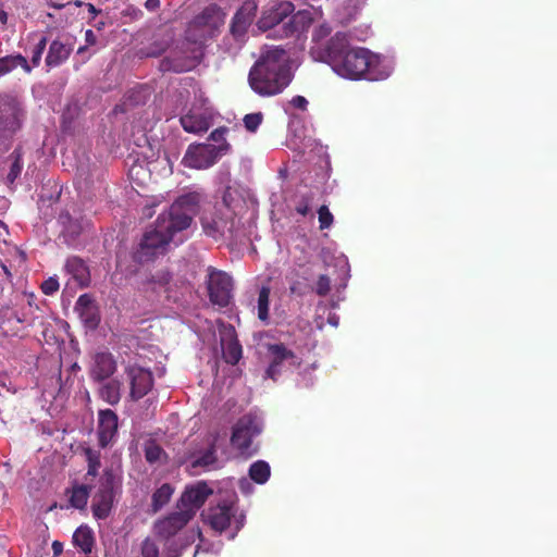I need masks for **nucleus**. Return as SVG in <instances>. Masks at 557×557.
Segmentation results:
<instances>
[{
  "mask_svg": "<svg viewBox=\"0 0 557 557\" xmlns=\"http://www.w3.org/2000/svg\"><path fill=\"white\" fill-rule=\"evenodd\" d=\"M320 230L330 228L333 225L334 216L327 206H320L318 209Z\"/></svg>",
  "mask_w": 557,
  "mask_h": 557,
  "instance_id": "obj_43",
  "label": "nucleus"
},
{
  "mask_svg": "<svg viewBox=\"0 0 557 557\" xmlns=\"http://www.w3.org/2000/svg\"><path fill=\"white\" fill-rule=\"evenodd\" d=\"M270 287L262 286L257 299V315L262 322H267L270 317Z\"/></svg>",
  "mask_w": 557,
  "mask_h": 557,
  "instance_id": "obj_37",
  "label": "nucleus"
},
{
  "mask_svg": "<svg viewBox=\"0 0 557 557\" xmlns=\"http://www.w3.org/2000/svg\"><path fill=\"white\" fill-rule=\"evenodd\" d=\"M21 66L25 73H30L32 65L27 62L26 58L22 53L7 54L0 58V76L11 73V71Z\"/></svg>",
  "mask_w": 557,
  "mask_h": 557,
  "instance_id": "obj_29",
  "label": "nucleus"
},
{
  "mask_svg": "<svg viewBox=\"0 0 557 557\" xmlns=\"http://www.w3.org/2000/svg\"><path fill=\"white\" fill-rule=\"evenodd\" d=\"M232 518L235 519V532H237L244 525L245 515H239L237 518L234 504H219L215 507L209 508L206 513L210 528L219 532L228 529Z\"/></svg>",
  "mask_w": 557,
  "mask_h": 557,
  "instance_id": "obj_11",
  "label": "nucleus"
},
{
  "mask_svg": "<svg viewBox=\"0 0 557 557\" xmlns=\"http://www.w3.org/2000/svg\"><path fill=\"white\" fill-rule=\"evenodd\" d=\"M257 11L258 4L253 0L244 1L231 21V34L233 37L242 38L246 35Z\"/></svg>",
  "mask_w": 557,
  "mask_h": 557,
  "instance_id": "obj_16",
  "label": "nucleus"
},
{
  "mask_svg": "<svg viewBox=\"0 0 557 557\" xmlns=\"http://www.w3.org/2000/svg\"><path fill=\"white\" fill-rule=\"evenodd\" d=\"M159 218L160 228L169 235L170 243L175 233L190 227V218L188 213H185L177 198L171 203L166 212L160 213Z\"/></svg>",
  "mask_w": 557,
  "mask_h": 557,
  "instance_id": "obj_12",
  "label": "nucleus"
},
{
  "mask_svg": "<svg viewBox=\"0 0 557 557\" xmlns=\"http://www.w3.org/2000/svg\"><path fill=\"white\" fill-rule=\"evenodd\" d=\"M232 276L224 271L211 270L208 280L209 297L214 306L228 307L232 302Z\"/></svg>",
  "mask_w": 557,
  "mask_h": 557,
  "instance_id": "obj_9",
  "label": "nucleus"
},
{
  "mask_svg": "<svg viewBox=\"0 0 557 557\" xmlns=\"http://www.w3.org/2000/svg\"><path fill=\"white\" fill-rule=\"evenodd\" d=\"M212 493V487L205 481H199L191 486H186L177 503V508L183 509L184 513L189 515L190 521Z\"/></svg>",
  "mask_w": 557,
  "mask_h": 557,
  "instance_id": "obj_10",
  "label": "nucleus"
},
{
  "mask_svg": "<svg viewBox=\"0 0 557 557\" xmlns=\"http://www.w3.org/2000/svg\"><path fill=\"white\" fill-rule=\"evenodd\" d=\"M170 244L169 234L160 228V218L156 219V225L146 232L140 239L139 245L133 253V259L139 264L152 261L158 256L164 255Z\"/></svg>",
  "mask_w": 557,
  "mask_h": 557,
  "instance_id": "obj_4",
  "label": "nucleus"
},
{
  "mask_svg": "<svg viewBox=\"0 0 557 557\" xmlns=\"http://www.w3.org/2000/svg\"><path fill=\"white\" fill-rule=\"evenodd\" d=\"M268 347L270 349H283V347H285V346L283 344L275 343V344H269Z\"/></svg>",
  "mask_w": 557,
  "mask_h": 557,
  "instance_id": "obj_58",
  "label": "nucleus"
},
{
  "mask_svg": "<svg viewBox=\"0 0 557 557\" xmlns=\"http://www.w3.org/2000/svg\"><path fill=\"white\" fill-rule=\"evenodd\" d=\"M189 516L184 513L183 509H178L176 512L168 515L166 518L157 520L154 523L156 534L169 540L189 523Z\"/></svg>",
  "mask_w": 557,
  "mask_h": 557,
  "instance_id": "obj_17",
  "label": "nucleus"
},
{
  "mask_svg": "<svg viewBox=\"0 0 557 557\" xmlns=\"http://www.w3.org/2000/svg\"><path fill=\"white\" fill-rule=\"evenodd\" d=\"M21 127V110L10 96H0V137Z\"/></svg>",
  "mask_w": 557,
  "mask_h": 557,
  "instance_id": "obj_14",
  "label": "nucleus"
},
{
  "mask_svg": "<svg viewBox=\"0 0 557 557\" xmlns=\"http://www.w3.org/2000/svg\"><path fill=\"white\" fill-rule=\"evenodd\" d=\"M98 440L102 447L109 445L119 429V417L112 409H101L98 413Z\"/></svg>",
  "mask_w": 557,
  "mask_h": 557,
  "instance_id": "obj_19",
  "label": "nucleus"
},
{
  "mask_svg": "<svg viewBox=\"0 0 557 557\" xmlns=\"http://www.w3.org/2000/svg\"><path fill=\"white\" fill-rule=\"evenodd\" d=\"M293 72L285 48L265 46L248 73V85L259 96L280 95L292 84Z\"/></svg>",
  "mask_w": 557,
  "mask_h": 557,
  "instance_id": "obj_1",
  "label": "nucleus"
},
{
  "mask_svg": "<svg viewBox=\"0 0 557 557\" xmlns=\"http://www.w3.org/2000/svg\"><path fill=\"white\" fill-rule=\"evenodd\" d=\"M89 10H90V11H94V10H95L94 4H89Z\"/></svg>",
  "mask_w": 557,
  "mask_h": 557,
  "instance_id": "obj_62",
  "label": "nucleus"
},
{
  "mask_svg": "<svg viewBox=\"0 0 557 557\" xmlns=\"http://www.w3.org/2000/svg\"><path fill=\"white\" fill-rule=\"evenodd\" d=\"M85 456L88 463V469L85 474V480L91 478H96L99 468L101 467L100 454L98 450H94L91 448L85 449Z\"/></svg>",
  "mask_w": 557,
  "mask_h": 557,
  "instance_id": "obj_39",
  "label": "nucleus"
},
{
  "mask_svg": "<svg viewBox=\"0 0 557 557\" xmlns=\"http://www.w3.org/2000/svg\"><path fill=\"white\" fill-rule=\"evenodd\" d=\"M145 5L149 11H154V10H157V8H159L161 5V1L160 0H147Z\"/></svg>",
  "mask_w": 557,
  "mask_h": 557,
  "instance_id": "obj_56",
  "label": "nucleus"
},
{
  "mask_svg": "<svg viewBox=\"0 0 557 557\" xmlns=\"http://www.w3.org/2000/svg\"><path fill=\"white\" fill-rule=\"evenodd\" d=\"M9 18L8 12L5 10H0V23L7 24Z\"/></svg>",
  "mask_w": 557,
  "mask_h": 557,
  "instance_id": "obj_57",
  "label": "nucleus"
},
{
  "mask_svg": "<svg viewBox=\"0 0 557 557\" xmlns=\"http://www.w3.org/2000/svg\"><path fill=\"white\" fill-rule=\"evenodd\" d=\"M10 158L13 159V163L10 166L7 181L9 185H13L16 178L22 174L23 170V148L17 147L12 150Z\"/></svg>",
  "mask_w": 557,
  "mask_h": 557,
  "instance_id": "obj_38",
  "label": "nucleus"
},
{
  "mask_svg": "<svg viewBox=\"0 0 557 557\" xmlns=\"http://www.w3.org/2000/svg\"><path fill=\"white\" fill-rule=\"evenodd\" d=\"M201 223L203 232L214 239H236L240 230L235 210L226 208L224 211L219 205L214 206V211L201 216Z\"/></svg>",
  "mask_w": 557,
  "mask_h": 557,
  "instance_id": "obj_3",
  "label": "nucleus"
},
{
  "mask_svg": "<svg viewBox=\"0 0 557 557\" xmlns=\"http://www.w3.org/2000/svg\"><path fill=\"white\" fill-rule=\"evenodd\" d=\"M290 292L295 293L296 292V287L295 286H290Z\"/></svg>",
  "mask_w": 557,
  "mask_h": 557,
  "instance_id": "obj_63",
  "label": "nucleus"
},
{
  "mask_svg": "<svg viewBox=\"0 0 557 557\" xmlns=\"http://www.w3.org/2000/svg\"><path fill=\"white\" fill-rule=\"evenodd\" d=\"M290 103L294 108H297L298 110L301 111H306L308 108V101L306 97L300 95L294 96Z\"/></svg>",
  "mask_w": 557,
  "mask_h": 557,
  "instance_id": "obj_53",
  "label": "nucleus"
},
{
  "mask_svg": "<svg viewBox=\"0 0 557 557\" xmlns=\"http://www.w3.org/2000/svg\"><path fill=\"white\" fill-rule=\"evenodd\" d=\"M86 557H90L89 555H86Z\"/></svg>",
  "mask_w": 557,
  "mask_h": 557,
  "instance_id": "obj_64",
  "label": "nucleus"
},
{
  "mask_svg": "<svg viewBox=\"0 0 557 557\" xmlns=\"http://www.w3.org/2000/svg\"><path fill=\"white\" fill-rule=\"evenodd\" d=\"M173 492L174 488L170 483H163L160 487L156 488L151 495L152 512H159L170 502Z\"/></svg>",
  "mask_w": 557,
  "mask_h": 557,
  "instance_id": "obj_34",
  "label": "nucleus"
},
{
  "mask_svg": "<svg viewBox=\"0 0 557 557\" xmlns=\"http://www.w3.org/2000/svg\"><path fill=\"white\" fill-rule=\"evenodd\" d=\"M52 7L57 8L58 10H60V8H63L64 4H52Z\"/></svg>",
  "mask_w": 557,
  "mask_h": 557,
  "instance_id": "obj_59",
  "label": "nucleus"
},
{
  "mask_svg": "<svg viewBox=\"0 0 557 557\" xmlns=\"http://www.w3.org/2000/svg\"><path fill=\"white\" fill-rule=\"evenodd\" d=\"M181 126L188 133H206L211 126V115L208 112L191 109L181 116Z\"/></svg>",
  "mask_w": 557,
  "mask_h": 557,
  "instance_id": "obj_22",
  "label": "nucleus"
},
{
  "mask_svg": "<svg viewBox=\"0 0 557 557\" xmlns=\"http://www.w3.org/2000/svg\"><path fill=\"white\" fill-rule=\"evenodd\" d=\"M72 541L75 546H78L82 552L89 554L92 552L95 545V536L89 525H79L73 536Z\"/></svg>",
  "mask_w": 557,
  "mask_h": 557,
  "instance_id": "obj_30",
  "label": "nucleus"
},
{
  "mask_svg": "<svg viewBox=\"0 0 557 557\" xmlns=\"http://www.w3.org/2000/svg\"><path fill=\"white\" fill-rule=\"evenodd\" d=\"M77 368H79L77 363H75V364H73V366H72V369H73V370H77Z\"/></svg>",
  "mask_w": 557,
  "mask_h": 557,
  "instance_id": "obj_61",
  "label": "nucleus"
},
{
  "mask_svg": "<svg viewBox=\"0 0 557 557\" xmlns=\"http://www.w3.org/2000/svg\"><path fill=\"white\" fill-rule=\"evenodd\" d=\"M141 557H160L159 546L154 541L146 539L141 542ZM172 557V556H168ZM177 557V556H173Z\"/></svg>",
  "mask_w": 557,
  "mask_h": 557,
  "instance_id": "obj_44",
  "label": "nucleus"
},
{
  "mask_svg": "<svg viewBox=\"0 0 557 557\" xmlns=\"http://www.w3.org/2000/svg\"><path fill=\"white\" fill-rule=\"evenodd\" d=\"M188 44H183L181 48L172 49V51L160 60V70L172 71L173 73H186L195 69L198 60L187 52Z\"/></svg>",
  "mask_w": 557,
  "mask_h": 557,
  "instance_id": "obj_13",
  "label": "nucleus"
},
{
  "mask_svg": "<svg viewBox=\"0 0 557 557\" xmlns=\"http://www.w3.org/2000/svg\"><path fill=\"white\" fill-rule=\"evenodd\" d=\"M268 359L270 361V364L265 371V374L268 377H271L274 381H276L277 375L281 374L286 362H288L290 366H296L295 356L293 354V350H286V349L270 350V355L268 356Z\"/></svg>",
  "mask_w": 557,
  "mask_h": 557,
  "instance_id": "obj_24",
  "label": "nucleus"
},
{
  "mask_svg": "<svg viewBox=\"0 0 557 557\" xmlns=\"http://www.w3.org/2000/svg\"><path fill=\"white\" fill-rule=\"evenodd\" d=\"M46 48H47V37L42 36L40 38V40L38 41V44L35 45L33 52H32L30 62H32L33 66H38L40 64L42 53Z\"/></svg>",
  "mask_w": 557,
  "mask_h": 557,
  "instance_id": "obj_46",
  "label": "nucleus"
},
{
  "mask_svg": "<svg viewBox=\"0 0 557 557\" xmlns=\"http://www.w3.org/2000/svg\"><path fill=\"white\" fill-rule=\"evenodd\" d=\"M215 358L220 357L223 359L227 364H237L238 361L243 357V350L240 349H223V350H214ZM220 354V356H219Z\"/></svg>",
  "mask_w": 557,
  "mask_h": 557,
  "instance_id": "obj_41",
  "label": "nucleus"
},
{
  "mask_svg": "<svg viewBox=\"0 0 557 557\" xmlns=\"http://www.w3.org/2000/svg\"><path fill=\"white\" fill-rule=\"evenodd\" d=\"M0 227H5V223L0 219Z\"/></svg>",
  "mask_w": 557,
  "mask_h": 557,
  "instance_id": "obj_60",
  "label": "nucleus"
},
{
  "mask_svg": "<svg viewBox=\"0 0 557 557\" xmlns=\"http://www.w3.org/2000/svg\"><path fill=\"white\" fill-rule=\"evenodd\" d=\"M224 23V14L218 4L207 5L200 14L196 15L193 24L196 27L216 28Z\"/></svg>",
  "mask_w": 557,
  "mask_h": 557,
  "instance_id": "obj_26",
  "label": "nucleus"
},
{
  "mask_svg": "<svg viewBox=\"0 0 557 557\" xmlns=\"http://www.w3.org/2000/svg\"><path fill=\"white\" fill-rule=\"evenodd\" d=\"M85 40L87 44L89 45H94L97 42V37L94 33V30H91V28H88L86 32H85Z\"/></svg>",
  "mask_w": 557,
  "mask_h": 557,
  "instance_id": "obj_54",
  "label": "nucleus"
},
{
  "mask_svg": "<svg viewBox=\"0 0 557 557\" xmlns=\"http://www.w3.org/2000/svg\"><path fill=\"white\" fill-rule=\"evenodd\" d=\"M202 198L203 195L199 194V191H189V194L182 195L177 198V201H180L184 212L188 213L190 223L198 211L199 202Z\"/></svg>",
  "mask_w": 557,
  "mask_h": 557,
  "instance_id": "obj_36",
  "label": "nucleus"
},
{
  "mask_svg": "<svg viewBox=\"0 0 557 557\" xmlns=\"http://www.w3.org/2000/svg\"><path fill=\"white\" fill-rule=\"evenodd\" d=\"M294 10V5L289 3V1H284L283 3L278 4L274 11H271V13L267 16H262L259 21V27L260 28H272L275 27V33H278V36L282 37L283 34V24L285 23L284 20Z\"/></svg>",
  "mask_w": 557,
  "mask_h": 557,
  "instance_id": "obj_23",
  "label": "nucleus"
},
{
  "mask_svg": "<svg viewBox=\"0 0 557 557\" xmlns=\"http://www.w3.org/2000/svg\"><path fill=\"white\" fill-rule=\"evenodd\" d=\"M60 288V282L55 278H48L42 282L41 284V290L46 296H51V294H54Z\"/></svg>",
  "mask_w": 557,
  "mask_h": 557,
  "instance_id": "obj_50",
  "label": "nucleus"
},
{
  "mask_svg": "<svg viewBox=\"0 0 557 557\" xmlns=\"http://www.w3.org/2000/svg\"><path fill=\"white\" fill-rule=\"evenodd\" d=\"M165 455V450L161 447V445H158L157 443H153L151 441L148 443L145 447V457L148 462H157L160 461L162 456Z\"/></svg>",
  "mask_w": 557,
  "mask_h": 557,
  "instance_id": "obj_40",
  "label": "nucleus"
},
{
  "mask_svg": "<svg viewBox=\"0 0 557 557\" xmlns=\"http://www.w3.org/2000/svg\"><path fill=\"white\" fill-rule=\"evenodd\" d=\"M128 380L131 382V398L137 401L145 397L153 386V376L151 371L144 367L129 366L126 369Z\"/></svg>",
  "mask_w": 557,
  "mask_h": 557,
  "instance_id": "obj_15",
  "label": "nucleus"
},
{
  "mask_svg": "<svg viewBox=\"0 0 557 557\" xmlns=\"http://www.w3.org/2000/svg\"><path fill=\"white\" fill-rule=\"evenodd\" d=\"M331 290V280L329 275L321 274L315 282V293L321 296H327Z\"/></svg>",
  "mask_w": 557,
  "mask_h": 557,
  "instance_id": "obj_47",
  "label": "nucleus"
},
{
  "mask_svg": "<svg viewBox=\"0 0 557 557\" xmlns=\"http://www.w3.org/2000/svg\"><path fill=\"white\" fill-rule=\"evenodd\" d=\"M168 48V44L164 41H154L149 45L148 48L143 49L141 53L146 58H157V55H161V53L165 52Z\"/></svg>",
  "mask_w": 557,
  "mask_h": 557,
  "instance_id": "obj_45",
  "label": "nucleus"
},
{
  "mask_svg": "<svg viewBox=\"0 0 557 557\" xmlns=\"http://www.w3.org/2000/svg\"><path fill=\"white\" fill-rule=\"evenodd\" d=\"M116 370V361L110 352L101 350L94 356V361L90 368V376L94 381H106L114 374Z\"/></svg>",
  "mask_w": 557,
  "mask_h": 557,
  "instance_id": "obj_20",
  "label": "nucleus"
},
{
  "mask_svg": "<svg viewBox=\"0 0 557 557\" xmlns=\"http://www.w3.org/2000/svg\"><path fill=\"white\" fill-rule=\"evenodd\" d=\"M332 29L333 28H332L331 24L324 22V23H320V25L315 26L311 34V41L313 44L311 47V53L313 55H315V58H318L322 61H324V60L320 54V50L324 49L329 41H326L325 45L322 46L321 40L330 37Z\"/></svg>",
  "mask_w": 557,
  "mask_h": 557,
  "instance_id": "obj_31",
  "label": "nucleus"
},
{
  "mask_svg": "<svg viewBox=\"0 0 557 557\" xmlns=\"http://www.w3.org/2000/svg\"><path fill=\"white\" fill-rule=\"evenodd\" d=\"M320 54L324 62L341 76L348 79H360V77L372 79L370 76L373 63L371 51L367 48L350 47L346 33H335L325 48L320 49Z\"/></svg>",
  "mask_w": 557,
  "mask_h": 557,
  "instance_id": "obj_2",
  "label": "nucleus"
},
{
  "mask_svg": "<svg viewBox=\"0 0 557 557\" xmlns=\"http://www.w3.org/2000/svg\"><path fill=\"white\" fill-rule=\"evenodd\" d=\"M218 339L222 349H240L242 347L235 327L232 324H220Z\"/></svg>",
  "mask_w": 557,
  "mask_h": 557,
  "instance_id": "obj_32",
  "label": "nucleus"
},
{
  "mask_svg": "<svg viewBox=\"0 0 557 557\" xmlns=\"http://www.w3.org/2000/svg\"><path fill=\"white\" fill-rule=\"evenodd\" d=\"M312 198V195L301 196L295 207V211L301 214L302 216H307V214L311 211Z\"/></svg>",
  "mask_w": 557,
  "mask_h": 557,
  "instance_id": "obj_48",
  "label": "nucleus"
},
{
  "mask_svg": "<svg viewBox=\"0 0 557 557\" xmlns=\"http://www.w3.org/2000/svg\"><path fill=\"white\" fill-rule=\"evenodd\" d=\"M114 471L106 468L99 487L92 497L91 511L95 519L104 520L109 518L114 503Z\"/></svg>",
  "mask_w": 557,
  "mask_h": 557,
  "instance_id": "obj_6",
  "label": "nucleus"
},
{
  "mask_svg": "<svg viewBox=\"0 0 557 557\" xmlns=\"http://www.w3.org/2000/svg\"><path fill=\"white\" fill-rule=\"evenodd\" d=\"M100 398L110 404H119L121 399V382L116 380L107 381L99 388Z\"/></svg>",
  "mask_w": 557,
  "mask_h": 557,
  "instance_id": "obj_33",
  "label": "nucleus"
},
{
  "mask_svg": "<svg viewBox=\"0 0 557 557\" xmlns=\"http://www.w3.org/2000/svg\"><path fill=\"white\" fill-rule=\"evenodd\" d=\"M215 440L208 445L194 444L184 453L180 463L186 465L193 473H198L199 469H211L218 465Z\"/></svg>",
  "mask_w": 557,
  "mask_h": 557,
  "instance_id": "obj_7",
  "label": "nucleus"
},
{
  "mask_svg": "<svg viewBox=\"0 0 557 557\" xmlns=\"http://www.w3.org/2000/svg\"><path fill=\"white\" fill-rule=\"evenodd\" d=\"M65 269L81 285H88L90 275L86 261L77 258V256H72V258L67 259Z\"/></svg>",
  "mask_w": 557,
  "mask_h": 557,
  "instance_id": "obj_27",
  "label": "nucleus"
},
{
  "mask_svg": "<svg viewBox=\"0 0 557 557\" xmlns=\"http://www.w3.org/2000/svg\"><path fill=\"white\" fill-rule=\"evenodd\" d=\"M313 17L311 11L300 10L289 16L288 21L282 24V37H292L307 32L312 24Z\"/></svg>",
  "mask_w": 557,
  "mask_h": 557,
  "instance_id": "obj_21",
  "label": "nucleus"
},
{
  "mask_svg": "<svg viewBox=\"0 0 557 557\" xmlns=\"http://www.w3.org/2000/svg\"><path fill=\"white\" fill-rule=\"evenodd\" d=\"M72 52V48L65 46V44L54 39L50 42L49 50L46 57V65L58 66L64 63L69 59Z\"/></svg>",
  "mask_w": 557,
  "mask_h": 557,
  "instance_id": "obj_28",
  "label": "nucleus"
},
{
  "mask_svg": "<svg viewBox=\"0 0 557 557\" xmlns=\"http://www.w3.org/2000/svg\"><path fill=\"white\" fill-rule=\"evenodd\" d=\"M227 132L226 127L214 128L213 132L210 133L209 139L215 143L214 145H223L228 144L225 139V133Z\"/></svg>",
  "mask_w": 557,
  "mask_h": 557,
  "instance_id": "obj_51",
  "label": "nucleus"
},
{
  "mask_svg": "<svg viewBox=\"0 0 557 557\" xmlns=\"http://www.w3.org/2000/svg\"><path fill=\"white\" fill-rule=\"evenodd\" d=\"M230 144L214 146L211 143L190 144L183 158V163L189 169L206 170L218 162L230 150Z\"/></svg>",
  "mask_w": 557,
  "mask_h": 557,
  "instance_id": "obj_5",
  "label": "nucleus"
},
{
  "mask_svg": "<svg viewBox=\"0 0 557 557\" xmlns=\"http://www.w3.org/2000/svg\"><path fill=\"white\" fill-rule=\"evenodd\" d=\"M75 311L85 327L97 329L100 323L98 305L94 297L85 293L77 298Z\"/></svg>",
  "mask_w": 557,
  "mask_h": 557,
  "instance_id": "obj_18",
  "label": "nucleus"
},
{
  "mask_svg": "<svg viewBox=\"0 0 557 557\" xmlns=\"http://www.w3.org/2000/svg\"><path fill=\"white\" fill-rule=\"evenodd\" d=\"M248 475L258 484L267 483L271 476V466L265 460L253 461L248 468Z\"/></svg>",
  "mask_w": 557,
  "mask_h": 557,
  "instance_id": "obj_35",
  "label": "nucleus"
},
{
  "mask_svg": "<svg viewBox=\"0 0 557 557\" xmlns=\"http://www.w3.org/2000/svg\"><path fill=\"white\" fill-rule=\"evenodd\" d=\"M90 492L91 485L89 483L73 482L71 487L65 490L69 506L81 510L86 509Z\"/></svg>",
  "mask_w": 557,
  "mask_h": 557,
  "instance_id": "obj_25",
  "label": "nucleus"
},
{
  "mask_svg": "<svg viewBox=\"0 0 557 557\" xmlns=\"http://www.w3.org/2000/svg\"><path fill=\"white\" fill-rule=\"evenodd\" d=\"M263 121V113L262 112H252L247 113L244 116V127L250 132L255 133L258 131L260 124H262Z\"/></svg>",
  "mask_w": 557,
  "mask_h": 557,
  "instance_id": "obj_42",
  "label": "nucleus"
},
{
  "mask_svg": "<svg viewBox=\"0 0 557 557\" xmlns=\"http://www.w3.org/2000/svg\"><path fill=\"white\" fill-rule=\"evenodd\" d=\"M262 432V424L253 414H244L232 429L231 445L240 453L249 450L255 436Z\"/></svg>",
  "mask_w": 557,
  "mask_h": 557,
  "instance_id": "obj_8",
  "label": "nucleus"
},
{
  "mask_svg": "<svg viewBox=\"0 0 557 557\" xmlns=\"http://www.w3.org/2000/svg\"><path fill=\"white\" fill-rule=\"evenodd\" d=\"M172 280V276L169 271H160L157 272L156 275H151L150 283H156L160 286H165Z\"/></svg>",
  "mask_w": 557,
  "mask_h": 557,
  "instance_id": "obj_52",
  "label": "nucleus"
},
{
  "mask_svg": "<svg viewBox=\"0 0 557 557\" xmlns=\"http://www.w3.org/2000/svg\"><path fill=\"white\" fill-rule=\"evenodd\" d=\"M64 549V546L62 544V542L60 541H53L52 542V550L54 553V556H59V554H61Z\"/></svg>",
  "mask_w": 557,
  "mask_h": 557,
  "instance_id": "obj_55",
  "label": "nucleus"
},
{
  "mask_svg": "<svg viewBox=\"0 0 557 557\" xmlns=\"http://www.w3.org/2000/svg\"><path fill=\"white\" fill-rule=\"evenodd\" d=\"M234 196L232 191V187L227 186L223 190L222 199L218 202L219 207L223 208L225 211L226 208L234 209L233 202H234Z\"/></svg>",
  "mask_w": 557,
  "mask_h": 557,
  "instance_id": "obj_49",
  "label": "nucleus"
}]
</instances>
